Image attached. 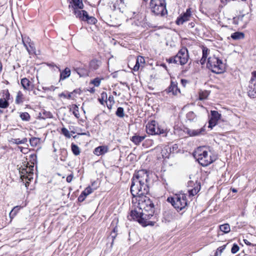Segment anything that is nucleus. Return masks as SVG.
Masks as SVG:
<instances>
[{"mask_svg":"<svg viewBox=\"0 0 256 256\" xmlns=\"http://www.w3.org/2000/svg\"><path fill=\"white\" fill-rule=\"evenodd\" d=\"M206 58L202 57L200 60V63L202 64H204L206 61Z\"/></svg>","mask_w":256,"mask_h":256,"instance_id":"obj_60","label":"nucleus"},{"mask_svg":"<svg viewBox=\"0 0 256 256\" xmlns=\"http://www.w3.org/2000/svg\"><path fill=\"white\" fill-rule=\"evenodd\" d=\"M178 150V145L177 144H174L172 146H166L164 150H162L161 154L163 158H169V156L171 153H174L177 152Z\"/></svg>","mask_w":256,"mask_h":256,"instance_id":"obj_10","label":"nucleus"},{"mask_svg":"<svg viewBox=\"0 0 256 256\" xmlns=\"http://www.w3.org/2000/svg\"><path fill=\"white\" fill-rule=\"evenodd\" d=\"M92 192V189L90 187H87L84 191L82 192V194L86 196V197L88 194H90Z\"/></svg>","mask_w":256,"mask_h":256,"instance_id":"obj_43","label":"nucleus"},{"mask_svg":"<svg viewBox=\"0 0 256 256\" xmlns=\"http://www.w3.org/2000/svg\"><path fill=\"white\" fill-rule=\"evenodd\" d=\"M72 178H73V174H70L66 177V182H70L72 181Z\"/></svg>","mask_w":256,"mask_h":256,"instance_id":"obj_56","label":"nucleus"},{"mask_svg":"<svg viewBox=\"0 0 256 256\" xmlns=\"http://www.w3.org/2000/svg\"><path fill=\"white\" fill-rule=\"evenodd\" d=\"M161 8H162V10H161V16L166 14H168V12L166 9V3L165 0H161Z\"/></svg>","mask_w":256,"mask_h":256,"instance_id":"obj_34","label":"nucleus"},{"mask_svg":"<svg viewBox=\"0 0 256 256\" xmlns=\"http://www.w3.org/2000/svg\"><path fill=\"white\" fill-rule=\"evenodd\" d=\"M108 102L114 103V98L112 96H110L108 98Z\"/></svg>","mask_w":256,"mask_h":256,"instance_id":"obj_57","label":"nucleus"},{"mask_svg":"<svg viewBox=\"0 0 256 256\" xmlns=\"http://www.w3.org/2000/svg\"><path fill=\"white\" fill-rule=\"evenodd\" d=\"M86 19L84 21L87 22L88 24H95L97 22V20L94 16H90L88 14V16L85 18Z\"/></svg>","mask_w":256,"mask_h":256,"instance_id":"obj_35","label":"nucleus"},{"mask_svg":"<svg viewBox=\"0 0 256 256\" xmlns=\"http://www.w3.org/2000/svg\"><path fill=\"white\" fill-rule=\"evenodd\" d=\"M218 120L210 118L208 121V128H212L217 124Z\"/></svg>","mask_w":256,"mask_h":256,"instance_id":"obj_39","label":"nucleus"},{"mask_svg":"<svg viewBox=\"0 0 256 256\" xmlns=\"http://www.w3.org/2000/svg\"><path fill=\"white\" fill-rule=\"evenodd\" d=\"M86 198V196L82 194V192L78 198V200L80 202H82L85 200Z\"/></svg>","mask_w":256,"mask_h":256,"instance_id":"obj_53","label":"nucleus"},{"mask_svg":"<svg viewBox=\"0 0 256 256\" xmlns=\"http://www.w3.org/2000/svg\"><path fill=\"white\" fill-rule=\"evenodd\" d=\"M248 94L251 98L256 97V78H251L248 87Z\"/></svg>","mask_w":256,"mask_h":256,"instance_id":"obj_8","label":"nucleus"},{"mask_svg":"<svg viewBox=\"0 0 256 256\" xmlns=\"http://www.w3.org/2000/svg\"><path fill=\"white\" fill-rule=\"evenodd\" d=\"M239 250L240 248L236 244H234L231 248V252L234 254H236Z\"/></svg>","mask_w":256,"mask_h":256,"instance_id":"obj_45","label":"nucleus"},{"mask_svg":"<svg viewBox=\"0 0 256 256\" xmlns=\"http://www.w3.org/2000/svg\"><path fill=\"white\" fill-rule=\"evenodd\" d=\"M62 132L64 135L68 138H70L72 135L70 134L69 131L65 128H62Z\"/></svg>","mask_w":256,"mask_h":256,"instance_id":"obj_46","label":"nucleus"},{"mask_svg":"<svg viewBox=\"0 0 256 256\" xmlns=\"http://www.w3.org/2000/svg\"><path fill=\"white\" fill-rule=\"evenodd\" d=\"M207 68L216 74H221L225 70V64L222 60L214 56L208 58Z\"/></svg>","mask_w":256,"mask_h":256,"instance_id":"obj_3","label":"nucleus"},{"mask_svg":"<svg viewBox=\"0 0 256 256\" xmlns=\"http://www.w3.org/2000/svg\"><path fill=\"white\" fill-rule=\"evenodd\" d=\"M20 173L21 178H22V177L25 178V175L28 173V172L27 169V166H26V168H20Z\"/></svg>","mask_w":256,"mask_h":256,"instance_id":"obj_41","label":"nucleus"},{"mask_svg":"<svg viewBox=\"0 0 256 256\" xmlns=\"http://www.w3.org/2000/svg\"><path fill=\"white\" fill-rule=\"evenodd\" d=\"M160 0H150V8L152 12L156 15L160 14Z\"/></svg>","mask_w":256,"mask_h":256,"instance_id":"obj_13","label":"nucleus"},{"mask_svg":"<svg viewBox=\"0 0 256 256\" xmlns=\"http://www.w3.org/2000/svg\"><path fill=\"white\" fill-rule=\"evenodd\" d=\"M191 17L190 8H188L185 12L180 16L176 19V23L178 25L182 24L184 22L190 20Z\"/></svg>","mask_w":256,"mask_h":256,"instance_id":"obj_9","label":"nucleus"},{"mask_svg":"<svg viewBox=\"0 0 256 256\" xmlns=\"http://www.w3.org/2000/svg\"><path fill=\"white\" fill-rule=\"evenodd\" d=\"M117 116L120 118H123L124 116V110L122 107H118L116 112Z\"/></svg>","mask_w":256,"mask_h":256,"instance_id":"obj_36","label":"nucleus"},{"mask_svg":"<svg viewBox=\"0 0 256 256\" xmlns=\"http://www.w3.org/2000/svg\"><path fill=\"white\" fill-rule=\"evenodd\" d=\"M188 192L190 196H194L196 195L200 189V184L196 182H195L192 180H190L188 182Z\"/></svg>","mask_w":256,"mask_h":256,"instance_id":"obj_7","label":"nucleus"},{"mask_svg":"<svg viewBox=\"0 0 256 256\" xmlns=\"http://www.w3.org/2000/svg\"><path fill=\"white\" fill-rule=\"evenodd\" d=\"M20 116V118L24 121L28 122L30 119V115L26 112L21 113Z\"/></svg>","mask_w":256,"mask_h":256,"instance_id":"obj_33","label":"nucleus"},{"mask_svg":"<svg viewBox=\"0 0 256 256\" xmlns=\"http://www.w3.org/2000/svg\"><path fill=\"white\" fill-rule=\"evenodd\" d=\"M148 174L145 170L136 172L133 176L130 186V192L138 202L137 208L132 210L128 218L138 222L142 226H154L158 221V216L154 214L155 206L158 200L150 199L146 196L149 192Z\"/></svg>","mask_w":256,"mask_h":256,"instance_id":"obj_1","label":"nucleus"},{"mask_svg":"<svg viewBox=\"0 0 256 256\" xmlns=\"http://www.w3.org/2000/svg\"><path fill=\"white\" fill-rule=\"evenodd\" d=\"M172 206L178 211L181 210L187 206V200L185 194L176 196L174 198H171Z\"/></svg>","mask_w":256,"mask_h":256,"instance_id":"obj_4","label":"nucleus"},{"mask_svg":"<svg viewBox=\"0 0 256 256\" xmlns=\"http://www.w3.org/2000/svg\"><path fill=\"white\" fill-rule=\"evenodd\" d=\"M70 4L72 5H70L69 7L72 6L74 10L77 8L82 9L84 8V4L82 0H71Z\"/></svg>","mask_w":256,"mask_h":256,"instance_id":"obj_20","label":"nucleus"},{"mask_svg":"<svg viewBox=\"0 0 256 256\" xmlns=\"http://www.w3.org/2000/svg\"><path fill=\"white\" fill-rule=\"evenodd\" d=\"M71 148L73 154L74 155L78 156L80 154V150L79 147L77 145L72 143L71 145Z\"/></svg>","mask_w":256,"mask_h":256,"instance_id":"obj_29","label":"nucleus"},{"mask_svg":"<svg viewBox=\"0 0 256 256\" xmlns=\"http://www.w3.org/2000/svg\"><path fill=\"white\" fill-rule=\"evenodd\" d=\"M208 52V48L206 47H204L202 49V57L207 58Z\"/></svg>","mask_w":256,"mask_h":256,"instance_id":"obj_50","label":"nucleus"},{"mask_svg":"<svg viewBox=\"0 0 256 256\" xmlns=\"http://www.w3.org/2000/svg\"><path fill=\"white\" fill-rule=\"evenodd\" d=\"M34 48L33 44L28 43V48H27V50L29 54H32L34 52Z\"/></svg>","mask_w":256,"mask_h":256,"instance_id":"obj_48","label":"nucleus"},{"mask_svg":"<svg viewBox=\"0 0 256 256\" xmlns=\"http://www.w3.org/2000/svg\"><path fill=\"white\" fill-rule=\"evenodd\" d=\"M40 142V139L37 138H32L30 140V142L32 146H36Z\"/></svg>","mask_w":256,"mask_h":256,"instance_id":"obj_40","label":"nucleus"},{"mask_svg":"<svg viewBox=\"0 0 256 256\" xmlns=\"http://www.w3.org/2000/svg\"><path fill=\"white\" fill-rule=\"evenodd\" d=\"M72 110V113L76 118H79L80 114L79 113L78 108L76 104L72 106V108L70 110Z\"/></svg>","mask_w":256,"mask_h":256,"instance_id":"obj_32","label":"nucleus"},{"mask_svg":"<svg viewBox=\"0 0 256 256\" xmlns=\"http://www.w3.org/2000/svg\"><path fill=\"white\" fill-rule=\"evenodd\" d=\"M18 208V206H16L14 208L13 210H11V212L10 213V217H11V216H14L16 214V212L15 210Z\"/></svg>","mask_w":256,"mask_h":256,"instance_id":"obj_55","label":"nucleus"},{"mask_svg":"<svg viewBox=\"0 0 256 256\" xmlns=\"http://www.w3.org/2000/svg\"><path fill=\"white\" fill-rule=\"evenodd\" d=\"M244 242L248 246H256V244H252L248 242L247 240H244Z\"/></svg>","mask_w":256,"mask_h":256,"instance_id":"obj_54","label":"nucleus"},{"mask_svg":"<svg viewBox=\"0 0 256 256\" xmlns=\"http://www.w3.org/2000/svg\"><path fill=\"white\" fill-rule=\"evenodd\" d=\"M10 94L8 90H4L3 92V98H0V108H6L9 106L8 100L10 99Z\"/></svg>","mask_w":256,"mask_h":256,"instance_id":"obj_12","label":"nucleus"},{"mask_svg":"<svg viewBox=\"0 0 256 256\" xmlns=\"http://www.w3.org/2000/svg\"><path fill=\"white\" fill-rule=\"evenodd\" d=\"M163 216L162 222L165 223L171 222L174 218L172 212L170 210L164 212L163 214Z\"/></svg>","mask_w":256,"mask_h":256,"instance_id":"obj_21","label":"nucleus"},{"mask_svg":"<svg viewBox=\"0 0 256 256\" xmlns=\"http://www.w3.org/2000/svg\"><path fill=\"white\" fill-rule=\"evenodd\" d=\"M116 236V228L114 229L113 232L110 234V237L112 238V244H113V242L114 239Z\"/></svg>","mask_w":256,"mask_h":256,"instance_id":"obj_52","label":"nucleus"},{"mask_svg":"<svg viewBox=\"0 0 256 256\" xmlns=\"http://www.w3.org/2000/svg\"><path fill=\"white\" fill-rule=\"evenodd\" d=\"M228 244H226L223 245L221 246L218 247L216 250L214 254V256H220L223 251L226 248V246Z\"/></svg>","mask_w":256,"mask_h":256,"instance_id":"obj_30","label":"nucleus"},{"mask_svg":"<svg viewBox=\"0 0 256 256\" xmlns=\"http://www.w3.org/2000/svg\"><path fill=\"white\" fill-rule=\"evenodd\" d=\"M166 62H168L169 64H177V61L176 60V58H175V56H171L169 58H167L166 60Z\"/></svg>","mask_w":256,"mask_h":256,"instance_id":"obj_47","label":"nucleus"},{"mask_svg":"<svg viewBox=\"0 0 256 256\" xmlns=\"http://www.w3.org/2000/svg\"><path fill=\"white\" fill-rule=\"evenodd\" d=\"M74 70L78 73L80 77H85L88 76L90 70L85 68H74Z\"/></svg>","mask_w":256,"mask_h":256,"instance_id":"obj_22","label":"nucleus"},{"mask_svg":"<svg viewBox=\"0 0 256 256\" xmlns=\"http://www.w3.org/2000/svg\"><path fill=\"white\" fill-rule=\"evenodd\" d=\"M186 118L190 121H194L196 120V116L193 112H189L186 114Z\"/></svg>","mask_w":256,"mask_h":256,"instance_id":"obj_31","label":"nucleus"},{"mask_svg":"<svg viewBox=\"0 0 256 256\" xmlns=\"http://www.w3.org/2000/svg\"><path fill=\"white\" fill-rule=\"evenodd\" d=\"M150 176L152 178V180L154 182H158L159 180V176H160V172L158 168H155L150 174Z\"/></svg>","mask_w":256,"mask_h":256,"instance_id":"obj_23","label":"nucleus"},{"mask_svg":"<svg viewBox=\"0 0 256 256\" xmlns=\"http://www.w3.org/2000/svg\"><path fill=\"white\" fill-rule=\"evenodd\" d=\"M101 64L100 60L94 59L92 60L89 64V70H98Z\"/></svg>","mask_w":256,"mask_h":256,"instance_id":"obj_19","label":"nucleus"},{"mask_svg":"<svg viewBox=\"0 0 256 256\" xmlns=\"http://www.w3.org/2000/svg\"><path fill=\"white\" fill-rule=\"evenodd\" d=\"M220 230L225 234L230 232V226L228 224H224L220 226Z\"/></svg>","mask_w":256,"mask_h":256,"instance_id":"obj_27","label":"nucleus"},{"mask_svg":"<svg viewBox=\"0 0 256 256\" xmlns=\"http://www.w3.org/2000/svg\"><path fill=\"white\" fill-rule=\"evenodd\" d=\"M252 78H256V71H254L252 72Z\"/></svg>","mask_w":256,"mask_h":256,"instance_id":"obj_61","label":"nucleus"},{"mask_svg":"<svg viewBox=\"0 0 256 256\" xmlns=\"http://www.w3.org/2000/svg\"><path fill=\"white\" fill-rule=\"evenodd\" d=\"M23 102V94L21 92L19 91L16 96V103L17 104H21Z\"/></svg>","mask_w":256,"mask_h":256,"instance_id":"obj_37","label":"nucleus"},{"mask_svg":"<svg viewBox=\"0 0 256 256\" xmlns=\"http://www.w3.org/2000/svg\"><path fill=\"white\" fill-rule=\"evenodd\" d=\"M78 9V8L74 10V14L77 18L84 21L86 19L85 18L88 16V12L86 10H80Z\"/></svg>","mask_w":256,"mask_h":256,"instance_id":"obj_16","label":"nucleus"},{"mask_svg":"<svg viewBox=\"0 0 256 256\" xmlns=\"http://www.w3.org/2000/svg\"><path fill=\"white\" fill-rule=\"evenodd\" d=\"M170 131V128H161V136H166L168 134Z\"/></svg>","mask_w":256,"mask_h":256,"instance_id":"obj_44","label":"nucleus"},{"mask_svg":"<svg viewBox=\"0 0 256 256\" xmlns=\"http://www.w3.org/2000/svg\"><path fill=\"white\" fill-rule=\"evenodd\" d=\"M27 138H24L22 140H20V138H12L10 142L13 144H24L27 142Z\"/></svg>","mask_w":256,"mask_h":256,"instance_id":"obj_28","label":"nucleus"},{"mask_svg":"<svg viewBox=\"0 0 256 256\" xmlns=\"http://www.w3.org/2000/svg\"><path fill=\"white\" fill-rule=\"evenodd\" d=\"M140 67V62H138V60H136V63L133 68L134 71H138Z\"/></svg>","mask_w":256,"mask_h":256,"instance_id":"obj_51","label":"nucleus"},{"mask_svg":"<svg viewBox=\"0 0 256 256\" xmlns=\"http://www.w3.org/2000/svg\"><path fill=\"white\" fill-rule=\"evenodd\" d=\"M56 87L54 86H51L49 87L47 86H42V88L43 90L46 91V90H50V91H54L56 89Z\"/></svg>","mask_w":256,"mask_h":256,"instance_id":"obj_49","label":"nucleus"},{"mask_svg":"<svg viewBox=\"0 0 256 256\" xmlns=\"http://www.w3.org/2000/svg\"><path fill=\"white\" fill-rule=\"evenodd\" d=\"M108 146H99L94 150V154L99 156L106 153L108 152Z\"/></svg>","mask_w":256,"mask_h":256,"instance_id":"obj_17","label":"nucleus"},{"mask_svg":"<svg viewBox=\"0 0 256 256\" xmlns=\"http://www.w3.org/2000/svg\"><path fill=\"white\" fill-rule=\"evenodd\" d=\"M95 91V89L94 88H92L90 89V92H91V93H93Z\"/></svg>","mask_w":256,"mask_h":256,"instance_id":"obj_64","label":"nucleus"},{"mask_svg":"<svg viewBox=\"0 0 256 256\" xmlns=\"http://www.w3.org/2000/svg\"><path fill=\"white\" fill-rule=\"evenodd\" d=\"M114 104V103L112 102H108V104H107V107L108 109L110 110L112 108V105Z\"/></svg>","mask_w":256,"mask_h":256,"instance_id":"obj_59","label":"nucleus"},{"mask_svg":"<svg viewBox=\"0 0 256 256\" xmlns=\"http://www.w3.org/2000/svg\"><path fill=\"white\" fill-rule=\"evenodd\" d=\"M146 135H138L136 134L130 138V140L136 146H138L145 139Z\"/></svg>","mask_w":256,"mask_h":256,"instance_id":"obj_15","label":"nucleus"},{"mask_svg":"<svg viewBox=\"0 0 256 256\" xmlns=\"http://www.w3.org/2000/svg\"><path fill=\"white\" fill-rule=\"evenodd\" d=\"M23 42V44H24V46H25V48H26V49L27 50V48H28V44H26L24 42V40H22Z\"/></svg>","mask_w":256,"mask_h":256,"instance_id":"obj_62","label":"nucleus"},{"mask_svg":"<svg viewBox=\"0 0 256 256\" xmlns=\"http://www.w3.org/2000/svg\"><path fill=\"white\" fill-rule=\"evenodd\" d=\"M180 92V91L178 88L176 84L173 82H171L170 85L167 89L164 91V92L172 94V95H176L178 92Z\"/></svg>","mask_w":256,"mask_h":256,"instance_id":"obj_14","label":"nucleus"},{"mask_svg":"<svg viewBox=\"0 0 256 256\" xmlns=\"http://www.w3.org/2000/svg\"><path fill=\"white\" fill-rule=\"evenodd\" d=\"M21 84L26 90H32L34 88V85L26 78H23L21 80Z\"/></svg>","mask_w":256,"mask_h":256,"instance_id":"obj_18","label":"nucleus"},{"mask_svg":"<svg viewBox=\"0 0 256 256\" xmlns=\"http://www.w3.org/2000/svg\"><path fill=\"white\" fill-rule=\"evenodd\" d=\"M104 78H96L91 81V83L92 84L96 86H98L100 84L101 80Z\"/></svg>","mask_w":256,"mask_h":256,"instance_id":"obj_42","label":"nucleus"},{"mask_svg":"<svg viewBox=\"0 0 256 256\" xmlns=\"http://www.w3.org/2000/svg\"><path fill=\"white\" fill-rule=\"evenodd\" d=\"M231 38L234 40L243 39L244 38V34L242 32H236L231 34Z\"/></svg>","mask_w":256,"mask_h":256,"instance_id":"obj_25","label":"nucleus"},{"mask_svg":"<svg viewBox=\"0 0 256 256\" xmlns=\"http://www.w3.org/2000/svg\"><path fill=\"white\" fill-rule=\"evenodd\" d=\"M146 132L150 134H160V128L155 120H152L146 126Z\"/></svg>","mask_w":256,"mask_h":256,"instance_id":"obj_6","label":"nucleus"},{"mask_svg":"<svg viewBox=\"0 0 256 256\" xmlns=\"http://www.w3.org/2000/svg\"><path fill=\"white\" fill-rule=\"evenodd\" d=\"M221 117V114L218 112L216 110H212L211 111V116L210 118L213 119H216V120H219Z\"/></svg>","mask_w":256,"mask_h":256,"instance_id":"obj_38","label":"nucleus"},{"mask_svg":"<svg viewBox=\"0 0 256 256\" xmlns=\"http://www.w3.org/2000/svg\"><path fill=\"white\" fill-rule=\"evenodd\" d=\"M178 64L184 66L188 61L190 56L188 50L186 47H182L175 56Z\"/></svg>","mask_w":256,"mask_h":256,"instance_id":"obj_5","label":"nucleus"},{"mask_svg":"<svg viewBox=\"0 0 256 256\" xmlns=\"http://www.w3.org/2000/svg\"><path fill=\"white\" fill-rule=\"evenodd\" d=\"M70 70L69 68H66L62 72H60V80H64L70 76Z\"/></svg>","mask_w":256,"mask_h":256,"instance_id":"obj_24","label":"nucleus"},{"mask_svg":"<svg viewBox=\"0 0 256 256\" xmlns=\"http://www.w3.org/2000/svg\"><path fill=\"white\" fill-rule=\"evenodd\" d=\"M52 114L49 112H46L44 110L42 112H40L39 117L42 119H46L47 118H50L52 117Z\"/></svg>","mask_w":256,"mask_h":256,"instance_id":"obj_26","label":"nucleus"},{"mask_svg":"<svg viewBox=\"0 0 256 256\" xmlns=\"http://www.w3.org/2000/svg\"><path fill=\"white\" fill-rule=\"evenodd\" d=\"M186 132L190 136H196L200 135H203L206 133L205 126H204L200 129L198 130H193L186 128Z\"/></svg>","mask_w":256,"mask_h":256,"instance_id":"obj_11","label":"nucleus"},{"mask_svg":"<svg viewBox=\"0 0 256 256\" xmlns=\"http://www.w3.org/2000/svg\"><path fill=\"white\" fill-rule=\"evenodd\" d=\"M194 156L202 166H206L214 160L211 156L208 155V152L202 147H198L196 149L194 152Z\"/></svg>","mask_w":256,"mask_h":256,"instance_id":"obj_2","label":"nucleus"},{"mask_svg":"<svg viewBox=\"0 0 256 256\" xmlns=\"http://www.w3.org/2000/svg\"><path fill=\"white\" fill-rule=\"evenodd\" d=\"M200 100H203V99H204V98H206V96H202V94H200Z\"/></svg>","mask_w":256,"mask_h":256,"instance_id":"obj_63","label":"nucleus"},{"mask_svg":"<svg viewBox=\"0 0 256 256\" xmlns=\"http://www.w3.org/2000/svg\"><path fill=\"white\" fill-rule=\"evenodd\" d=\"M136 60H138V62L140 63H143L144 62V60L142 56L138 57Z\"/></svg>","mask_w":256,"mask_h":256,"instance_id":"obj_58","label":"nucleus"}]
</instances>
